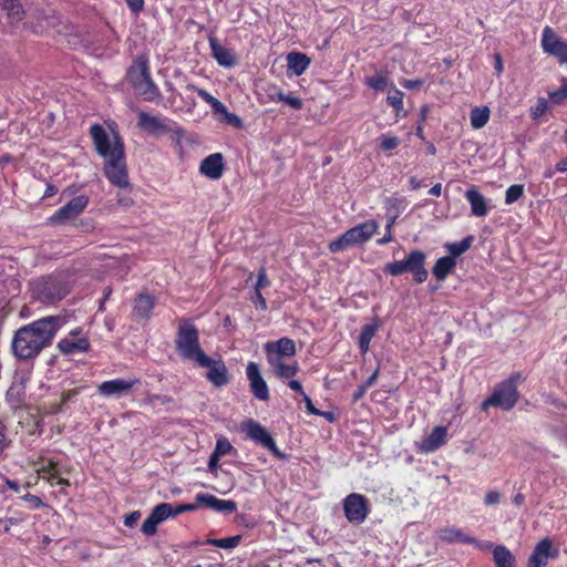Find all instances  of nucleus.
<instances>
[{
	"instance_id": "f257e3e1",
	"label": "nucleus",
	"mask_w": 567,
	"mask_h": 567,
	"mask_svg": "<svg viewBox=\"0 0 567 567\" xmlns=\"http://www.w3.org/2000/svg\"><path fill=\"white\" fill-rule=\"evenodd\" d=\"M90 136L95 152L104 159L106 178L116 187H128L124 143L118 132L113 127L106 130L101 124L95 123L90 127Z\"/></svg>"
},
{
	"instance_id": "f03ea898",
	"label": "nucleus",
	"mask_w": 567,
	"mask_h": 567,
	"mask_svg": "<svg viewBox=\"0 0 567 567\" xmlns=\"http://www.w3.org/2000/svg\"><path fill=\"white\" fill-rule=\"evenodd\" d=\"M175 346L184 360L195 361L199 367L210 364V358L200 348L198 330L188 319H179Z\"/></svg>"
},
{
	"instance_id": "7ed1b4c3",
	"label": "nucleus",
	"mask_w": 567,
	"mask_h": 567,
	"mask_svg": "<svg viewBox=\"0 0 567 567\" xmlns=\"http://www.w3.org/2000/svg\"><path fill=\"white\" fill-rule=\"evenodd\" d=\"M378 229L379 224L373 219L361 223L332 240L329 244V250L331 252H340L349 247L362 245L370 240Z\"/></svg>"
},
{
	"instance_id": "20e7f679",
	"label": "nucleus",
	"mask_w": 567,
	"mask_h": 567,
	"mask_svg": "<svg viewBox=\"0 0 567 567\" xmlns=\"http://www.w3.org/2000/svg\"><path fill=\"white\" fill-rule=\"evenodd\" d=\"M425 254L421 250H413L410 255L400 261L389 262L384 266V271L392 276H400L404 272L413 274L414 280L422 284L427 278V271L424 267Z\"/></svg>"
},
{
	"instance_id": "39448f33",
	"label": "nucleus",
	"mask_w": 567,
	"mask_h": 567,
	"mask_svg": "<svg viewBox=\"0 0 567 567\" xmlns=\"http://www.w3.org/2000/svg\"><path fill=\"white\" fill-rule=\"evenodd\" d=\"M518 395L514 380H506L498 384L492 395L482 403V409L486 410L488 406H497L506 411L511 410L516 404Z\"/></svg>"
},
{
	"instance_id": "423d86ee",
	"label": "nucleus",
	"mask_w": 567,
	"mask_h": 567,
	"mask_svg": "<svg viewBox=\"0 0 567 567\" xmlns=\"http://www.w3.org/2000/svg\"><path fill=\"white\" fill-rule=\"evenodd\" d=\"M61 277V274L42 277L38 285V300L42 302H55L63 299L69 290Z\"/></svg>"
},
{
	"instance_id": "0eeeda50",
	"label": "nucleus",
	"mask_w": 567,
	"mask_h": 567,
	"mask_svg": "<svg viewBox=\"0 0 567 567\" xmlns=\"http://www.w3.org/2000/svg\"><path fill=\"white\" fill-rule=\"evenodd\" d=\"M14 354L20 359H30L35 353V322L20 328L12 342Z\"/></svg>"
},
{
	"instance_id": "6e6552de",
	"label": "nucleus",
	"mask_w": 567,
	"mask_h": 567,
	"mask_svg": "<svg viewBox=\"0 0 567 567\" xmlns=\"http://www.w3.org/2000/svg\"><path fill=\"white\" fill-rule=\"evenodd\" d=\"M343 511L347 519L355 525L363 523L370 512L368 498L358 493H351L343 499Z\"/></svg>"
},
{
	"instance_id": "1a4fd4ad",
	"label": "nucleus",
	"mask_w": 567,
	"mask_h": 567,
	"mask_svg": "<svg viewBox=\"0 0 567 567\" xmlns=\"http://www.w3.org/2000/svg\"><path fill=\"white\" fill-rule=\"evenodd\" d=\"M243 430L246 432L248 439L268 449L277 457L281 460L285 458V454L279 451L270 433L260 423L248 420L244 423Z\"/></svg>"
},
{
	"instance_id": "9d476101",
	"label": "nucleus",
	"mask_w": 567,
	"mask_h": 567,
	"mask_svg": "<svg viewBox=\"0 0 567 567\" xmlns=\"http://www.w3.org/2000/svg\"><path fill=\"white\" fill-rule=\"evenodd\" d=\"M66 323L63 316H49L38 319V352L42 347L50 344L58 330Z\"/></svg>"
},
{
	"instance_id": "9b49d317",
	"label": "nucleus",
	"mask_w": 567,
	"mask_h": 567,
	"mask_svg": "<svg viewBox=\"0 0 567 567\" xmlns=\"http://www.w3.org/2000/svg\"><path fill=\"white\" fill-rule=\"evenodd\" d=\"M542 49L545 53L555 56L560 63H567V42H564L548 25L543 29Z\"/></svg>"
},
{
	"instance_id": "f8f14e48",
	"label": "nucleus",
	"mask_w": 567,
	"mask_h": 567,
	"mask_svg": "<svg viewBox=\"0 0 567 567\" xmlns=\"http://www.w3.org/2000/svg\"><path fill=\"white\" fill-rule=\"evenodd\" d=\"M131 81L134 89L143 95L146 101H154L159 96V90L152 81L146 65H143L138 73H132Z\"/></svg>"
},
{
	"instance_id": "ddd939ff",
	"label": "nucleus",
	"mask_w": 567,
	"mask_h": 567,
	"mask_svg": "<svg viewBox=\"0 0 567 567\" xmlns=\"http://www.w3.org/2000/svg\"><path fill=\"white\" fill-rule=\"evenodd\" d=\"M89 198L84 195L72 198L68 204L58 209L50 218L54 224H64L79 216L87 206Z\"/></svg>"
},
{
	"instance_id": "4468645a",
	"label": "nucleus",
	"mask_w": 567,
	"mask_h": 567,
	"mask_svg": "<svg viewBox=\"0 0 567 567\" xmlns=\"http://www.w3.org/2000/svg\"><path fill=\"white\" fill-rule=\"evenodd\" d=\"M172 516L171 504L161 503L156 505L147 518L143 522L141 530L146 536H153L157 532V526Z\"/></svg>"
},
{
	"instance_id": "2eb2a0df",
	"label": "nucleus",
	"mask_w": 567,
	"mask_h": 567,
	"mask_svg": "<svg viewBox=\"0 0 567 567\" xmlns=\"http://www.w3.org/2000/svg\"><path fill=\"white\" fill-rule=\"evenodd\" d=\"M267 361L278 360V355L292 358L296 354V344L293 340L284 337L277 341H269L264 346Z\"/></svg>"
},
{
	"instance_id": "dca6fc26",
	"label": "nucleus",
	"mask_w": 567,
	"mask_h": 567,
	"mask_svg": "<svg viewBox=\"0 0 567 567\" xmlns=\"http://www.w3.org/2000/svg\"><path fill=\"white\" fill-rule=\"evenodd\" d=\"M138 383V379H114L102 382L97 391L103 396H116L130 392Z\"/></svg>"
},
{
	"instance_id": "f3484780",
	"label": "nucleus",
	"mask_w": 567,
	"mask_h": 567,
	"mask_svg": "<svg viewBox=\"0 0 567 567\" xmlns=\"http://www.w3.org/2000/svg\"><path fill=\"white\" fill-rule=\"evenodd\" d=\"M246 372L254 395L258 400L267 401L269 399V391L266 381L261 377L258 364L249 362Z\"/></svg>"
},
{
	"instance_id": "a211bd4d",
	"label": "nucleus",
	"mask_w": 567,
	"mask_h": 567,
	"mask_svg": "<svg viewBox=\"0 0 567 567\" xmlns=\"http://www.w3.org/2000/svg\"><path fill=\"white\" fill-rule=\"evenodd\" d=\"M196 501L198 504L218 513L231 514L237 509L236 502L231 499H219L213 494L199 493L196 495Z\"/></svg>"
},
{
	"instance_id": "6ab92c4d",
	"label": "nucleus",
	"mask_w": 567,
	"mask_h": 567,
	"mask_svg": "<svg viewBox=\"0 0 567 567\" xmlns=\"http://www.w3.org/2000/svg\"><path fill=\"white\" fill-rule=\"evenodd\" d=\"M557 550L551 549V542L548 538L539 542L528 560V567H545L550 558L557 556Z\"/></svg>"
},
{
	"instance_id": "aec40b11",
	"label": "nucleus",
	"mask_w": 567,
	"mask_h": 567,
	"mask_svg": "<svg viewBox=\"0 0 567 567\" xmlns=\"http://www.w3.org/2000/svg\"><path fill=\"white\" fill-rule=\"evenodd\" d=\"M224 158L220 153H214L208 155L202 161L199 165L200 174L210 179L220 178L224 173Z\"/></svg>"
},
{
	"instance_id": "412c9836",
	"label": "nucleus",
	"mask_w": 567,
	"mask_h": 567,
	"mask_svg": "<svg viewBox=\"0 0 567 567\" xmlns=\"http://www.w3.org/2000/svg\"><path fill=\"white\" fill-rule=\"evenodd\" d=\"M38 480H45L50 485H68V481L60 476L56 464L51 460H38Z\"/></svg>"
},
{
	"instance_id": "4be33fe9",
	"label": "nucleus",
	"mask_w": 567,
	"mask_h": 567,
	"mask_svg": "<svg viewBox=\"0 0 567 567\" xmlns=\"http://www.w3.org/2000/svg\"><path fill=\"white\" fill-rule=\"evenodd\" d=\"M155 307V298L146 295L141 293L138 295L134 300L133 311L132 316L134 320L138 322H146L151 316L152 311Z\"/></svg>"
},
{
	"instance_id": "5701e85b",
	"label": "nucleus",
	"mask_w": 567,
	"mask_h": 567,
	"mask_svg": "<svg viewBox=\"0 0 567 567\" xmlns=\"http://www.w3.org/2000/svg\"><path fill=\"white\" fill-rule=\"evenodd\" d=\"M447 429L445 426H435L433 431L417 444V449L423 453H432L445 443Z\"/></svg>"
},
{
	"instance_id": "b1692460",
	"label": "nucleus",
	"mask_w": 567,
	"mask_h": 567,
	"mask_svg": "<svg viewBox=\"0 0 567 567\" xmlns=\"http://www.w3.org/2000/svg\"><path fill=\"white\" fill-rule=\"evenodd\" d=\"M465 198L471 206V213L475 217H485L488 214L486 198L480 193L475 185H472L465 192Z\"/></svg>"
},
{
	"instance_id": "393cba45",
	"label": "nucleus",
	"mask_w": 567,
	"mask_h": 567,
	"mask_svg": "<svg viewBox=\"0 0 567 567\" xmlns=\"http://www.w3.org/2000/svg\"><path fill=\"white\" fill-rule=\"evenodd\" d=\"M209 47L213 56L216 59L219 65L225 68H231L236 64V59L233 52L223 47L216 38H209Z\"/></svg>"
},
{
	"instance_id": "a878e982",
	"label": "nucleus",
	"mask_w": 567,
	"mask_h": 567,
	"mask_svg": "<svg viewBox=\"0 0 567 567\" xmlns=\"http://www.w3.org/2000/svg\"><path fill=\"white\" fill-rule=\"evenodd\" d=\"M137 125L150 134H159L168 131V127L161 121V118L150 115L146 112L138 113Z\"/></svg>"
},
{
	"instance_id": "bb28decb",
	"label": "nucleus",
	"mask_w": 567,
	"mask_h": 567,
	"mask_svg": "<svg viewBox=\"0 0 567 567\" xmlns=\"http://www.w3.org/2000/svg\"><path fill=\"white\" fill-rule=\"evenodd\" d=\"M208 371L206 378L216 386L225 385L228 382L227 369L223 361H214L210 359V364L206 365Z\"/></svg>"
},
{
	"instance_id": "cd10ccee",
	"label": "nucleus",
	"mask_w": 567,
	"mask_h": 567,
	"mask_svg": "<svg viewBox=\"0 0 567 567\" xmlns=\"http://www.w3.org/2000/svg\"><path fill=\"white\" fill-rule=\"evenodd\" d=\"M439 537L445 543L477 544L474 537L465 535L456 527H443L437 530Z\"/></svg>"
},
{
	"instance_id": "c85d7f7f",
	"label": "nucleus",
	"mask_w": 567,
	"mask_h": 567,
	"mask_svg": "<svg viewBox=\"0 0 567 567\" xmlns=\"http://www.w3.org/2000/svg\"><path fill=\"white\" fill-rule=\"evenodd\" d=\"M58 348L64 354H72L76 352H85L90 348V342L86 338L71 339L64 338L58 343Z\"/></svg>"
},
{
	"instance_id": "c756f323",
	"label": "nucleus",
	"mask_w": 567,
	"mask_h": 567,
	"mask_svg": "<svg viewBox=\"0 0 567 567\" xmlns=\"http://www.w3.org/2000/svg\"><path fill=\"white\" fill-rule=\"evenodd\" d=\"M310 59L300 52H290L287 55L288 69L291 70L296 75H301L310 65Z\"/></svg>"
},
{
	"instance_id": "7c9ffc66",
	"label": "nucleus",
	"mask_w": 567,
	"mask_h": 567,
	"mask_svg": "<svg viewBox=\"0 0 567 567\" xmlns=\"http://www.w3.org/2000/svg\"><path fill=\"white\" fill-rule=\"evenodd\" d=\"M494 561L497 567H513L515 566V557L503 545H498L493 551Z\"/></svg>"
},
{
	"instance_id": "2f4dec72",
	"label": "nucleus",
	"mask_w": 567,
	"mask_h": 567,
	"mask_svg": "<svg viewBox=\"0 0 567 567\" xmlns=\"http://www.w3.org/2000/svg\"><path fill=\"white\" fill-rule=\"evenodd\" d=\"M489 109L487 106H475L470 114L471 125L478 130L484 127L489 120Z\"/></svg>"
},
{
	"instance_id": "473e14b6",
	"label": "nucleus",
	"mask_w": 567,
	"mask_h": 567,
	"mask_svg": "<svg viewBox=\"0 0 567 567\" xmlns=\"http://www.w3.org/2000/svg\"><path fill=\"white\" fill-rule=\"evenodd\" d=\"M454 267L455 260L452 257H442L436 260L432 272L437 280H443Z\"/></svg>"
},
{
	"instance_id": "72a5a7b5",
	"label": "nucleus",
	"mask_w": 567,
	"mask_h": 567,
	"mask_svg": "<svg viewBox=\"0 0 567 567\" xmlns=\"http://www.w3.org/2000/svg\"><path fill=\"white\" fill-rule=\"evenodd\" d=\"M274 372L279 378H292L297 374L299 367L297 362L279 364L278 360L268 362Z\"/></svg>"
},
{
	"instance_id": "f704fd0d",
	"label": "nucleus",
	"mask_w": 567,
	"mask_h": 567,
	"mask_svg": "<svg viewBox=\"0 0 567 567\" xmlns=\"http://www.w3.org/2000/svg\"><path fill=\"white\" fill-rule=\"evenodd\" d=\"M379 329V324H365L362 328L361 334L359 337V347L362 353L368 352L370 342L374 337L377 330Z\"/></svg>"
},
{
	"instance_id": "c9c22d12",
	"label": "nucleus",
	"mask_w": 567,
	"mask_h": 567,
	"mask_svg": "<svg viewBox=\"0 0 567 567\" xmlns=\"http://www.w3.org/2000/svg\"><path fill=\"white\" fill-rule=\"evenodd\" d=\"M241 536L235 535L226 538H213L208 540V544L224 549L235 548L240 544Z\"/></svg>"
},
{
	"instance_id": "e433bc0d",
	"label": "nucleus",
	"mask_w": 567,
	"mask_h": 567,
	"mask_svg": "<svg viewBox=\"0 0 567 567\" xmlns=\"http://www.w3.org/2000/svg\"><path fill=\"white\" fill-rule=\"evenodd\" d=\"M472 239V236H468L461 241L447 244L445 247L452 256L457 257L470 248Z\"/></svg>"
},
{
	"instance_id": "4c0bfd02",
	"label": "nucleus",
	"mask_w": 567,
	"mask_h": 567,
	"mask_svg": "<svg viewBox=\"0 0 567 567\" xmlns=\"http://www.w3.org/2000/svg\"><path fill=\"white\" fill-rule=\"evenodd\" d=\"M274 96H278V101L289 105L293 110H301L303 106L301 99L290 94H285L282 90H275Z\"/></svg>"
},
{
	"instance_id": "58836bf2",
	"label": "nucleus",
	"mask_w": 567,
	"mask_h": 567,
	"mask_svg": "<svg viewBox=\"0 0 567 567\" xmlns=\"http://www.w3.org/2000/svg\"><path fill=\"white\" fill-rule=\"evenodd\" d=\"M524 195V185L515 184L507 188L505 193V203L511 205Z\"/></svg>"
},
{
	"instance_id": "ea45409f",
	"label": "nucleus",
	"mask_w": 567,
	"mask_h": 567,
	"mask_svg": "<svg viewBox=\"0 0 567 567\" xmlns=\"http://www.w3.org/2000/svg\"><path fill=\"white\" fill-rule=\"evenodd\" d=\"M386 101L396 111H401L403 109V92L398 89L390 90L386 96Z\"/></svg>"
},
{
	"instance_id": "a19ab883",
	"label": "nucleus",
	"mask_w": 567,
	"mask_h": 567,
	"mask_svg": "<svg viewBox=\"0 0 567 567\" xmlns=\"http://www.w3.org/2000/svg\"><path fill=\"white\" fill-rule=\"evenodd\" d=\"M214 452L223 457L227 454H230V453H236V450L234 449V446L230 444V442L226 439V437H220L217 440L216 442V446H215V450Z\"/></svg>"
},
{
	"instance_id": "79ce46f5",
	"label": "nucleus",
	"mask_w": 567,
	"mask_h": 567,
	"mask_svg": "<svg viewBox=\"0 0 567 567\" xmlns=\"http://www.w3.org/2000/svg\"><path fill=\"white\" fill-rule=\"evenodd\" d=\"M171 402H172V399L169 396L159 395V394H150L143 401L144 405L153 408V409L156 408L157 404L165 405Z\"/></svg>"
},
{
	"instance_id": "37998d69",
	"label": "nucleus",
	"mask_w": 567,
	"mask_h": 567,
	"mask_svg": "<svg viewBox=\"0 0 567 567\" xmlns=\"http://www.w3.org/2000/svg\"><path fill=\"white\" fill-rule=\"evenodd\" d=\"M367 84L375 91H383L388 86V80L384 75L377 74L368 78Z\"/></svg>"
},
{
	"instance_id": "c03bdc74",
	"label": "nucleus",
	"mask_w": 567,
	"mask_h": 567,
	"mask_svg": "<svg viewBox=\"0 0 567 567\" xmlns=\"http://www.w3.org/2000/svg\"><path fill=\"white\" fill-rule=\"evenodd\" d=\"M551 102L563 104L567 101V83L563 84L557 91L549 94Z\"/></svg>"
},
{
	"instance_id": "a18cd8bd",
	"label": "nucleus",
	"mask_w": 567,
	"mask_h": 567,
	"mask_svg": "<svg viewBox=\"0 0 567 567\" xmlns=\"http://www.w3.org/2000/svg\"><path fill=\"white\" fill-rule=\"evenodd\" d=\"M381 147L384 151H392L398 147L400 141L396 136L382 135L380 137Z\"/></svg>"
},
{
	"instance_id": "49530a36",
	"label": "nucleus",
	"mask_w": 567,
	"mask_h": 567,
	"mask_svg": "<svg viewBox=\"0 0 567 567\" xmlns=\"http://www.w3.org/2000/svg\"><path fill=\"white\" fill-rule=\"evenodd\" d=\"M199 505L200 504H198V503L197 504H182V505H177L176 507H173V505L171 504V512H172L171 517L183 514L185 512L196 511Z\"/></svg>"
},
{
	"instance_id": "de8ad7c7",
	"label": "nucleus",
	"mask_w": 567,
	"mask_h": 567,
	"mask_svg": "<svg viewBox=\"0 0 567 567\" xmlns=\"http://www.w3.org/2000/svg\"><path fill=\"white\" fill-rule=\"evenodd\" d=\"M269 285H270V282L267 278L266 269L264 267H261L258 271V278H257V284H256L255 290L261 291L262 288H266Z\"/></svg>"
},
{
	"instance_id": "09e8293b",
	"label": "nucleus",
	"mask_w": 567,
	"mask_h": 567,
	"mask_svg": "<svg viewBox=\"0 0 567 567\" xmlns=\"http://www.w3.org/2000/svg\"><path fill=\"white\" fill-rule=\"evenodd\" d=\"M501 501V493L498 491H488L484 496V503L488 506L496 505Z\"/></svg>"
},
{
	"instance_id": "8fccbe9b",
	"label": "nucleus",
	"mask_w": 567,
	"mask_h": 567,
	"mask_svg": "<svg viewBox=\"0 0 567 567\" xmlns=\"http://www.w3.org/2000/svg\"><path fill=\"white\" fill-rule=\"evenodd\" d=\"M142 514L140 511L131 512L130 514L125 515L124 517V525L127 527H134L138 519L141 518Z\"/></svg>"
},
{
	"instance_id": "3c124183",
	"label": "nucleus",
	"mask_w": 567,
	"mask_h": 567,
	"mask_svg": "<svg viewBox=\"0 0 567 567\" xmlns=\"http://www.w3.org/2000/svg\"><path fill=\"white\" fill-rule=\"evenodd\" d=\"M394 221H395V218L392 217L389 219L388 224H386V234L383 238H381L378 243L380 245H383V244H386V243H390L392 240V234H391V229L394 225Z\"/></svg>"
},
{
	"instance_id": "603ef678",
	"label": "nucleus",
	"mask_w": 567,
	"mask_h": 567,
	"mask_svg": "<svg viewBox=\"0 0 567 567\" xmlns=\"http://www.w3.org/2000/svg\"><path fill=\"white\" fill-rule=\"evenodd\" d=\"M224 116H225V121L228 124H231V125H234L236 127H241L243 122H241V120L236 114L230 113V112L227 111Z\"/></svg>"
},
{
	"instance_id": "864d4df0",
	"label": "nucleus",
	"mask_w": 567,
	"mask_h": 567,
	"mask_svg": "<svg viewBox=\"0 0 567 567\" xmlns=\"http://www.w3.org/2000/svg\"><path fill=\"white\" fill-rule=\"evenodd\" d=\"M127 7L135 13H138L144 8V0H125Z\"/></svg>"
},
{
	"instance_id": "5fc2aeb1",
	"label": "nucleus",
	"mask_w": 567,
	"mask_h": 567,
	"mask_svg": "<svg viewBox=\"0 0 567 567\" xmlns=\"http://www.w3.org/2000/svg\"><path fill=\"white\" fill-rule=\"evenodd\" d=\"M547 110V101L545 99H539L535 110L533 111V116L536 118L542 115Z\"/></svg>"
},
{
	"instance_id": "6e6d98bb",
	"label": "nucleus",
	"mask_w": 567,
	"mask_h": 567,
	"mask_svg": "<svg viewBox=\"0 0 567 567\" xmlns=\"http://www.w3.org/2000/svg\"><path fill=\"white\" fill-rule=\"evenodd\" d=\"M302 398H303V401L306 403L307 411L310 414H313V415H322L323 414L322 412H320L318 409L315 408V405L312 404L311 399L307 394H303Z\"/></svg>"
},
{
	"instance_id": "4d7b16f0",
	"label": "nucleus",
	"mask_w": 567,
	"mask_h": 567,
	"mask_svg": "<svg viewBox=\"0 0 567 567\" xmlns=\"http://www.w3.org/2000/svg\"><path fill=\"white\" fill-rule=\"evenodd\" d=\"M254 303L257 305L262 311L267 310V302H266V299L264 298L261 291H256L255 290V298H254Z\"/></svg>"
},
{
	"instance_id": "13d9d810",
	"label": "nucleus",
	"mask_w": 567,
	"mask_h": 567,
	"mask_svg": "<svg viewBox=\"0 0 567 567\" xmlns=\"http://www.w3.org/2000/svg\"><path fill=\"white\" fill-rule=\"evenodd\" d=\"M219 460L220 456L213 452L208 460V470L210 472H215L219 467Z\"/></svg>"
},
{
	"instance_id": "bf43d9fd",
	"label": "nucleus",
	"mask_w": 567,
	"mask_h": 567,
	"mask_svg": "<svg viewBox=\"0 0 567 567\" xmlns=\"http://www.w3.org/2000/svg\"><path fill=\"white\" fill-rule=\"evenodd\" d=\"M210 106L215 113H219L223 115H225V113L228 111L227 107L219 100H216Z\"/></svg>"
},
{
	"instance_id": "052dcab7",
	"label": "nucleus",
	"mask_w": 567,
	"mask_h": 567,
	"mask_svg": "<svg viewBox=\"0 0 567 567\" xmlns=\"http://www.w3.org/2000/svg\"><path fill=\"white\" fill-rule=\"evenodd\" d=\"M494 59H495V71H496V74L501 75L503 70H504L502 56H501V54L496 53L494 55Z\"/></svg>"
},
{
	"instance_id": "680f3d73",
	"label": "nucleus",
	"mask_w": 567,
	"mask_h": 567,
	"mask_svg": "<svg viewBox=\"0 0 567 567\" xmlns=\"http://www.w3.org/2000/svg\"><path fill=\"white\" fill-rule=\"evenodd\" d=\"M198 95L204 100L206 101L209 105H212L217 99L214 97L212 94H209L208 92L204 91V90H199L198 91Z\"/></svg>"
},
{
	"instance_id": "e2e57ef3",
	"label": "nucleus",
	"mask_w": 567,
	"mask_h": 567,
	"mask_svg": "<svg viewBox=\"0 0 567 567\" xmlns=\"http://www.w3.org/2000/svg\"><path fill=\"white\" fill-rule=\"evenodd\" d=\"M423 84L421 80H404L402 85L406 89H415Z\"/></svg>"
},
{
	"instance_id": "0e129e2a",
	"label": "nucleus",
	"mask_w": 567,
	"mask_h": 567,
	"mask_svg": "<svg viewBox=\"0 0 567 567\" xmlns=\"http://www.w3.org/2000/svg\"><path fill=\"white\" fill-rule=\"evenodd\" d=\"M368 389H365V386L362 384L360 385L357 391L353 393V396H352V401L353 402H357L359 401L360 399L363 398V395L365 394Z\"/></svg>"
},
{
	"instance_id": "69168bd1",
	"label": "nucleus",
	"mask_w": 567,
	"mask_h": 567,
	"mask_svg": "<svg viewBox=\"0 0 567 567\" xmlns=\"http://www.w3.org/2000/svg\"><path fill=\"white\" fill-rule=\"evenodd\" d=\"M288 385H289V388H290L291 390H293V391H296V392H299L301 395L306 394V393L303 392L302 385H301V383H300L299 381H297V380H291V381H289Z\"/></svg>"
},
{
	"instance_id": "338daca9",
	"label": "nucleus",
	"mask_w": 567,
	"mask_h": 567,
	"mask_svg": "<svg viewBox=\"0 0 567 567\" xmlns=\"http://www.w3.org/2000/svg\"><path fill=\"white\" fill-rule=\"evenodd\" d=\"M378 374H379V370L377 369V370L372 373V375H371V377H369V378L367 379V381L363 383V385L365 386V389H368V388L372 386V385L375 383L377 378H378Z\"/></svg>"
},
{
	"instance_id": "774afa93",
	"label": "nucleus",
	"mask_w": 567,
	"mask_h": 567,
	"mask_svg": "<svg viewBox=\"0 0 567 567\" xmlns=\"http://www.w3.org/2000/svg\"><path fill=\"white\" fill-rule=\"evenodd\" d=\"M56 193H58V188L52 184H48L47 189L43 194V198L51 197V196L55 195Z\"/></svg>"
}]
</instances>
